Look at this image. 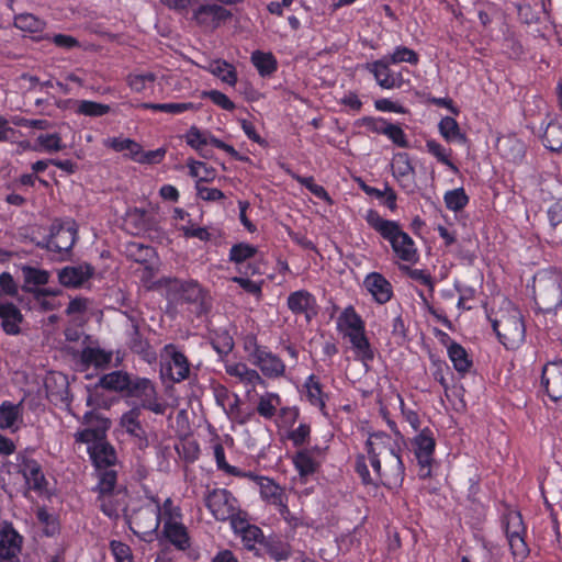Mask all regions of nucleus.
Instances as JSON below:
<instances>
[{
	"mask_svg": "<svg viewBox=\"0 0 562 562\" xmlns=\"http://www.w3.org/2000/svg\"><path fill=\"white\" fill-rule=\"evenodd\" d=\"M366 450L372 473L368 469L363 454H359L356 459V472L364 484L383 483L396 486L403 482L405 468L397 445L390 435L383 431L371 434L366 442Z\"/></svg>",
	"mask_w": 562,
	"mask_h": 562,
	"instance_id": "f257e3e1",
	"label": "nucleus"
},
{
	"mask_svg": "<svg viewBox=\"0 0 562 562\" xmlns=\"http://www.w3.org/2000/svg\"><path fill=\"white\" fill-rule=\"evenodd\" d=\"M364 218L371 228L391 244L394 254L401 260L407 262L417 260L414 240L397 222L383 218L375 210H369Z\"/></svg>",
	"mask_w": 562,
	"mask_h": 562,
	"instance_id": "f03ea898",
	"label": "nucleus"
},
{
	"mask_svg": "<svg viewBox=\"0 0 562 562\" xmlns=\"http://www.w3.org/2000/svg\"><path fill=\"white\" fill-rule=\"evenodd\" d=\"M533 297L543 313L555 311L562 305V278L554 272H539L533 278Z\"/></svg>",
	"mask_w": 562,
	"mask_h": 562,
	"instance_id": "7ed1b4c3",
	"label": "nucleus"
},
{
	"mask_svg": "<svg viewBox=\"0 0 562 562\" xmlns=\"http://www.w3.org/2000/svg\"><path fill=\"white\" fill-rule=\"evenodd\" d=\"M492 327L507 349H516L525 340L526 327L521 313L516 307H510L501 317L492 319Z\"/></svg>",
	"mask_w": 562,
	"mask_h": 562,
	"instance_id": "20e7f679",
	"label": "nucleus"
},
{
	"mask_svg": "<svg viewBox=\"0 0 562 562\" xmlns=\"http://www.w3.org/2000/svg\"><path fill=\"white\" fill-rule=\"evenodd\" d=\"M339 321L348 328V333L346 335L348 336L357 357L364 363L373 360L374 353L364 333V323L356 313L355 308L352 306L345 308Z\"/></svg>",
	"mask_w": 562,
	"mask_h": 562,
	"instance_id": "39448f33",
	"label": "nucleus"
},
{
	"mask_svg": "<svg viewBox=\"0 0 562 562\" xmlns=\"http://www.w3.org/2000/svg\"><path fill=\"white\" fill-rule=\"evenodd\" d=\"M154 507H142L135 512L131 517V524H134L138 529H133L135 533H147L155 531L159 526V515L162 512L168 520L179 516L178 508L173 506L171 498H167L162 505L155 501Z\"/></svg>",
	"mask_w": 562,
	"mask_h": 562,
	"instance_id": "423d86ee",
	"label": "nucleus"
},
{
	"mask_svg": "<svg viewBox=\"0 0 562 562\" xmlns=\"http://www.w3.org/2000/svg\"><path fill=\"white\" fill-rule=\"evenodd\" d=\"M250 362L258 367L261 373L270 379H277L284 375L285 364L282 359L272 353L267 347L257 344L255 338L246 342Z\"/></svg>",
	"mask_w": 562,
	"mask_h": 562,
	"instance_id": "0eeeda50",
	"label": "nucleus"
},
{
	"mask_svg": "<svg viewBox=\"0 0 562 562\" xmlns=\"http://www.w3.org/2000/svg\"><path fill=\"white\" fill-rule=\"evenodd\" d=\"M204 502L216 520L232 522L233 518H238L241 515L237 499L225 488L210 491L205 495Z\"/></svg>",
	"mask_w": 562,
	"mask_h": 562,
	"instance_id": "6e6552de",
	"label": "nucleus"
},
{
	"mask_svg": "<svg viewBox=\"0 0 562 562\" xmlns=\"http://www.w3.org/2000/svg\"><path fill=\"white\" fill-rule=\"evenodd\" d=\"M126 394L140 400V409L145 408L155 414H164L166 411V406L158 401L156 389L149 379L130 378Z\"/></svg>",
	"mask_w": 562,
	"mask_h": 562,
	"instance_id": "1a4fd4ad",
	"label": "nucleus"
},
{
	"mask_svg": "<svg viewBox=\"0 0 562 562\" xmlns=\"http://www.w3.org/2000/svg\"><path fill=\"white\" fill-rule=\"evenodd\" d=\"M78 236L75 221L55 220L50 226V243L54 246V252L61 257L69 254Z\"/></svg>",
	"mask_w": 562,
	"mask_h": 562,
	"instance_id": "9d476101",
	"label": "nucleus"
},
{
	"mask_svg": "<svg viewBox=\"0 0 562 562\" xmlns=\"http://www.w3.org/2000/svg\"><path fill=\"white\" fill-rule=\"evenodd\" d=\"M436 441L429 429H423L412 441L414 456L420 467L419 476L425 479L430 475V465L434 461Z\"/></svg>",
	"mask_w": 562,
	"mask_h": 562,
	"instance_id": "9b49d317",
	"label": "nucleus"
},
{
	"mask_svg": "<svg viewBox=\"0 0 562 562\" xmlns=\"http://www.w3.org/2000/svg\"><path fill=\"white\" fill-rule=\"evenodd\" d=\"M19 472L23 475L29 490L42 494L46 490L47 481L41 464L26 453L16 456Z\"/></svg>",
	"mask_w": 562,
	"mask_h": 562,
	"instance_id": "f8f14e48",
	"label": "nucleus"
},
{
	"mask_svg": "<svg viewBox=\"0 0 562 562\" xmlns=\"http://www.w3.org/2000/svg\"><path fill=\"white\" fill-rule=\"evenodd\" d=\"M391 64L384 56L366 65V69L374 76L378 85L383 89L401 88L404 82L401 72L391 70Z\"/></svg>",
	"mask_w": 562,
	"mask_h": 562,
	"instance_id": "ddd939ff",
	"label": "nucleus"
},
{
	"mask_svg": "<svg viewBox=\"0 0 562 562\" xmlns=\"http://www.w3.org/2000/svg\"><path fill=\"white\" fill-rule=\"evenodd\" d=\"M140 407H133L121 416V427L135 439L139 449L148 446L146 431L140 423Z\"/></svg>",
	"mask_w": 562,
	"mask_h": 562,
	"instance_id": "4468645a",
	"label": "nucleus"
},
{
	"mask_svg": "<svg viewBox=\"0 0 562 562\" xmlns=\"http://www.w3.org/2000/svg\"><path fill=\"white\" fill-rule=\"evenodd\" d=\"M94 273V268L89 263L67 266L58 271V281L66 288H80Z\"/></svg>",
	"mask_w": 562,
	"mask_h": 562,
	"instance_id": "2eb2a0df",
	"label": "nucleus"
},
{
	"mask_svg": "<svg viewBox=\"0 0 562 562\" xmlns=\"http://www.w3.org/2000/svg\"><path fill=\"white\" fill-rule=\"evenodd\" d=\"M164 352L170 358L168 362L170 379L177 383L188 379L190 373L188 358L172 344L166 345Z\"/></svg>",
	"mask_w": 562,
	"mask_h": 562,
	"instance_id": "dca6fc26",
	"label": "nucleus"
},
{
	"mask_svg": "<svg viewBox=\"0 0 562 562\" xmlns=\"http://www.w3.org/2000/svg\"><path fill=\"white\" fill-rule=\"evenodd\" d=\"M542 384L551 400L562 398V361H553L544 366Z\"/></svg>",
	"mask_w": 562,
	"mask_h": 562,
	"instance_id": "f3484780",
	"label": "nucleus"
},
{
	"mask_svg": "<svg viewBox=\"0 0 562 562\" xmlns=\"http://www.w3.org/2000/svg\"><path fill=\"white\" fill-rule=\"evenodd\" d=\"M288 307L294 314H304L307 322L317 314L316 300L306 290L291 293L288 296Z\"/></svg>",
	"mask_w": 562,
	"mask_h": 562,
	"instance_id": "a211bd4d",
	"label": "nucleus"
},
{
	"mask_svg": "<svg viewBox=\"0 0 562 562\" xmlns=\"http://www.w3.org/2000/svg\"><path fill=\"white\" fill-rule=\"evenodd\" d=\"M259 491L261 498L270 505L278 508L283 514L288 513V506L284 502L286 497L284 490L269 477L259 479Z\"/></svg>",
	"mask_w": 562,
	"mask_h": 562,
	"instance_id": "6ab92c4d",
	"label": "nucleus"
},
{
	"mask_svg": "<svg viewBox=\"0 0 562 562\" xmlns=\"http://www.w3.org/2000/svg\"><path fill=\"white\" fill-rule=\"evenodd\" d=\"M364 286L379 304L389 302L393 296L392 284L379 272L369 273Z\"/></svg>",
	"mask_w": 562,
	"mask_h": 562,
	"instance_id": "aec40b11",
	"label": "nucleus"
},
{
	"mask_svg": "<svg viewBox=\"0 0 562 562\" xmlns=\"http://www.w3.org/2000/svg\"><path fill=\"white\" fill-rule=\"evenodd\" d=\"M393 175L403 188H412L415 183V169L407 153H398L394 156L392 165Z\"/></svg>",
	"mask_w": 562,
	"mask_h": 562,
	"instance_id": "412c9836",
	"label": "nucleus"
},
{
	"mask_svg": "<svg viewBox=\"0 0 562 562\" xmlns=\"http://www.w3.org/2000/svg\"><path fill=\"white\" fill-rule=\"evenodd\" d=\"M94 422L98 423L99 429L87 428V429H83L81 431H78L75 435V438H76L77 442H82V443L93 442V445L95 442H99L98 440L100 438V429L106 430L110 427V420L106 419V418L101 417L100 415L95 414L94 412H87L83 415V423L85 424L93 425Z\"/></svg>",
	"mask_w": 562,
	"mask_h": 562,
	"instance_id": "4be33fe9",
	"label": "nucleus"
},
{
	"mask_svg": "<svg viewBox=\"0 0 562 562\" xmlns=\"http://www.w3.org/2000/svg\"><path fill=\"white\" fill-rule=\"evenodd\" d=\"M0 319L1 327L5 334L18 335L20 333V324L23 322V315L13 303H0Z\"/></svg>",
	"mask_w": 562,
	"mask_h": 562,
	"instance_id": "5701e85b",
	"label": "nucleus"
},
{
	"mask_svg": "<svg viewBox=\"0 0 562 562\" xmlns=\"http://www.w3.org/2000/svg\"><path fill=\"white\" fill-rule=\"evenodd\" d=\"M23 277L22 290L33 295L34 290H40L49 281L50 273L47 270L24 265L21 267Z\"/></svg>",
	"mask_w": 562,
	"mask_h": 562,
	"instance_id": "b1692460",
	"label": "nucleus"
},
{
	"mask_svg": "<svg viewBox=\"0 0 562 562\" xmlns=\"http://www.w3.org/2000/svg\"><path fill=\"white\" fill-rule=\"evenodd\" d=\"M225 371L228 375L237 378L239 382L245 385H249L250 390L248 392L254 391L258 384L266 385V381L262 376L256 370L248 368L245 363L227 364Z\"/></svg>",
	"mask_w": 562,
	"mask_h": 562,
	"instance_id": "393cba45",
	"label": "nucleus"
},
{
	"mask_svg": "<svg viewBox=\"0 0 562 562\" xmlns=\"http://www.w3.org/2000/svg\"><path fill=\"white\" fill-rule=\"evenodd\" d=\"M232 13L227 9L216 3L202 4L194 12V19L198 21V23L203 25H210L218 23L220 21H225L229 19Z\"/></svg>",
	"mask_w": 562,
	"mask_h": 562,
	"instance_id": "a878e982",
	"label": "nucleus"
},
{
	"mask_svg": "<svg viewBox=\"0 0 562 562\" xmlns=\"http://www.w3.org/2000/svg\"><path fill=\"white\" fill-rule=\"evenodd\" d=\"M231 526L236 533L241 536L245 547L248 549H252L254 546L263 538L261 529L255 525H250L241 515L238 518H233Z\"/></svg>",
	"mask_w": 562,
	"mask_h": 562,
	"instance_id": "bb28decb",
	"label": "nucleus"
},
{
	"mask_svg": "<svg viewBox=\"0 0 562 562\" xmlns=\"http://www.w3.org/2000/svg\"><path fill=\"white\" fill-rule=\"evenodd\" d=\"M22 537L11 527L4 528L0 535V560H11L21 549Z\"/></svg>",
	"mask_w": 562,
	"mask_h": 562,
	"instance_id": "cd10ccee",
	"label": "nucleus"
},
{
	"mask_svg": "<svg viewBox=\"0 0 562 562\" xmlns=\"http://www.w3.org/2000/svg\"><path fill=\"white\" fill-rule=\"evenodd\" d=\"M112 358V351H106L95 347H86L80 353V361L82 366L86 368L93 366L95 369L101 370H104L110 366Z\"/></svg>",
	"mask_w": 562,
	"mask_h": 562,
	"instance_id": "c85d7f7f",
	"label": "nucleus"
},
{
	"mask_svg": "<svg viewBox=\"0 0 562 562\" xmlns=\"http://www.w3.org/2000/svg\"><path fill=\"white\" fill-rule=\"evenodd\" d=\"M90 457L93 460L95 467L101 470L102 468L108 469L113 465L116 461V453L114 448L104 441L95 442L89 448Z\"/></svg>",
	"mask_w": 562,
	"mask_h": 562,
	"instance_id": "c756f323",
	"label": "nucleus"
},
{
	"mask_svg": "<svg viewBox=\"0 0 562 562\" xmlns=\"http://www.w3.org/2000/svg\"><path fill=\"white\" fill-rule=\"evenodd\" d=\"M448 356L453 364V368L459 373L464 374L472 368L473 362L470 359L467 350L460 344L451 341L448 346Z\"/></svg>",
	"mask_w": 562,
	"mask_h": 562,
	"instance_id": "7c9ffc66",
	"label": "nucleus"
},
{
	"mask_svg": "<svg viewBox=\"0 0 562 562\" xmlns=\"http://www.w3.org/2000/svg\"><path fill=\"white\" fill-rule=\"evenodd\" d=\"M131 375L124 371H113L104 374L99 380V386L113 392H126Z\"/></svg>",
	"mask_w": 562,
	"mask_h": 562,
	"instance_id": "2f4dec72",
	"label": "nucleus"
},
{
	"mask_svg": "<svg viewBox=\"0 0 562 562\" xmlns=\"http://www.w3.org/2000/svg\"><path fill=\"white\" fill-rule=\"evenodd\" d=\"M164 532L166 538L178 549L186 550L189 547V536L182 524L167 520Z\"/></svg>",
	"mask_w": 562,
	"mask_h": 562,
	"instance_id": "473e14b6",
	"label": "nucleus"
},
{
	"mask_svg": "<svg viewBox=\"0 0 562 562\" xmlns=\"http://www.w3.org/2000/svg\"><path fill=\"white\" fill-rule=\"evenodd\" d=\"M547 214L552 229V241L555 244H562V199L552 203L549 206Z\"/></svg>",
	"mask_w": 562,
	"mask_h": 562,
	"instance_id": "72a5a7b5",
	"label": "nucleus"
},
{
	"mask_svg": "<svg viewBox=\"0 0 562 562\" xmlns=\"http://www.w3.org/2000/svg\"><path fill=\"white\" fill-rule=\"evenodd\" d=\"M440 135L447 142H459L461 144L467 142V136L460 131L458 122L451 116H445L439 122Z\"/></svg>",
	"mask_w": 562,
	"mask_h": 562,
	"instance_id": "f704fd0d",
	"label": "nucleus"
},
{
	"mask_svg": "<svg viewBox=\"0 0 562 562\" xmlns=\"http://www.w3.org/2000/svg\"><path fill=\"white\" fill-rule=\"evenodd\" d=\"M20 405L4 402L0 405V428L16 430V423L20 418Z\"/></svg>",
	"mask_w": 562,
	"mask_h": 562,
	"instance_id": "c9c22d12",
	"label": "nucleus"
},
{
	"mask_svg": "<svg viewBox=\"0 0 562 562\" xmlns=\"http://www.w3.org/2000/svg\"><path fill=\"white\" fill-rule=\"evenodd\" d=\"M306 395L310 403L314 406H317L324 415H327L325 412V400L322 391V386L319 381L316 379L314 374L310 375L305 382Z\"/></svg>",
	"mask_w": 562,
	"mask_h": 562,
	"instance_id": "e433bc0d",
	"label": "nucleus"
},
{
	"mask_svg": "<svg viewBox=\"0 0 562 562\" xmlns=\"http://www.w3.org/2000/svg\"><path fill=\"white\" fill-rule=\"evenodd\" d=\"M251 61L262 77L270 76L277 70V60L271 53L256 50L252 53Z\"/></svg>",
	"mask_w": 562,
	"mask_h": 562,
	"instance_id": "4c0bfd02",
	"label": "nucleus"
},
{
	"mask_svg": "<svg viewBox=\"0 0 562 562\" xmlns=\"http://www.w3.org/2000/svg\"><path fill=\"white\" fill-rule=\"evenodd\" d=\"M124 252L127 258L138 263H146L154 256V249L151 247L136 241L127 243Z\"/></svg>",
	"mask_w": 562,
	"mask_h": 562,
	"instance_id": "58836bf2",
	"label": "nucleus"
},
{
	"mask_svg": "<svg viewBox=\"0 0 562 562\" xmlns=\"http://www.w3.org/2000/svg\"><path fill=\"white\" fill-rule=\"evenodd\" d=\"M184 137H186L187 144L190 147H192L193 149L199 151V154L202 157H204V158L209 157V151L204 150V146H206L209 144L207 132H202L200 128H198L196 126L193 125L187 132Z\"/></svg>",
	"mask_w": 562,
	"mask_h": 562,
	"instance_id": "ea45409f",
	"label": "nucleus"
},
{
	"mask_svg": "<svg viewBox=\"0 0 562 562\" xmlns=\"http://www.w3.org/2000/svg\"><path fill=\"white\" fill-rule=\"evenodd\" d=\"M542 142L544 146L557 151L562 148V125L557 122H550L542 135Z\"/></svg>",
	"mask_w": 562,
	"mask_h": 562,
	"instance_id": "a19ab883",
	"label": "nucleus"
},
{
	"mask_svg": "<svg viewBox=\"0 0 562 562\" xmlns=\"http://www.w3.org/2000/svg\"><path fill=\"white\" fill-rule=\"evenodd\" d=\"M293 463L299 474L302 477H306L316 472L318 468V463L313 459L308 451L302 450L299 451L293 457Z\"/></svg>",
	"mask_w": 562,
	"mask_h": 562,
	"instance_id": "79ce46f5",
	"label": "nucleus"
},
{
	"mask_svg": "<svg viewBox=\"0 0 562 562\" xmlns=\"http://www.w3.org/2000/svg\"><path fill=\"white\" fill-rule=\"evenodd\" d=\"M280 396L276 393H267L260 396L257 413L266 419H271L277 412V407L280 405Z\"/></svg>",
	"mask_w": 562,
	"mask_h": 562,
	"instance_id": "37998d69",
	"label": "nucleus"
},
{
	"mask_svg": "<svg viewBox=\"0 0 562 562\" xmlns=\"http://www.w3.org/2000/svg\"><path fill=\"white\" fill-rule=\"evenodd\" d=\"M257 252V247L247 243H238L233 245L229 250V261L241 265L248 259L254 258Z\"/></svg>",
	"mask_w": 562,
	"mask_h": 562,
	"instance_id": "c03bdc74",
	"label": "nucleus"
},
{
	"mask_svg": "<svg viewBox=\"0 0 562 562\" xmlns=\"http://www.w3.org/2000/svg\"><path fill=\"white\" fill-rule=\"evenodd\" d=\"M211 71L229 86H234L237 81V74L234 66L224 60H215L212 63Z\"/></svg>",
	"mask_w": 562,
	"mask_h": 562,
	"instance_id": "a18cd8bd",
	"label": "nucleus"
},
{
	"mask_svg": "<svg viewBox=\"0 0 562 562\" xmlns=\"http://www.w3.org/2000/svg\"><path fill=\"white\" fill-rule=\"evenodd\" d=\"M145 109L154 111L166 112L170 114H179L188 110H196L198 106L192 102H180V103H143L140 105Z\"/></svg>",
	"mask_w": 562,
	"mask_h": 562,
	"instance_id": "49530a36",
	"label": "nucleus"
},
{
	"mask_svg": "<svg viewBox=\"0 0 562 562\" xmlns=\"http://www.w3.org/2000/svg\"><path fill=\"white\" fill-rule=\"evenodd\" d=\"M14 25L22 31L36 33L44 29L45 22L31 13H22L14 18Z\"/></svg>",
	"mask_w": 562,
	"mask_h": 562,
	"instance_id": "de8ad7c7",
	"label": "nucleus"
},
{
	"mask_svg": "<svg viewBox=\"0 0 562 562\" xmlns=\"http://www.w3.org/2000/svg\"><path fill=\"white\" fill-rule=\"evenodd\" d=\"M447 209L458 212L463 210L469 203V196L463 188H458L445 193L443 196Z\"/></svg>",
	"mask_w": 562,
	"mask_h": 562,
	"instance_id": "09e8293b",
	"label": "nucleus"
},
{
	"mask_svg": "<svg viewBox=\"0 0 562 562\" xmlns=\"http://www.w3.org/2000/svg\"><path fill=\"white\" fill-rule=\"evenodd\" d=\"M110 110L111 108L108 104L89 100L78 101L77 105V113L92 117L105 115L110 112Z\"/></svg>",
	"mask_w": 562,
	"mask_h": 562,
	"instance_id": "8fccbe9b",
	"label": "nucleus"
},
{
	"mask_svg": "<svg viewBox=\"0 0 562 562\" xmlns=\"http://www.w3.org/2000/svg\"><path fill=\"white\" fill-rule=\"evenodd\" d=\"M105 146L114 149L115 151H130V157L135 160L138 154H140V145L130 138H110L105 142Z\"/></svg>",
	"mask_w": 562,
	"mask_h": 562,
	"instance_id": "3c124183",
	"label": "nucleus"
},
{
	"mask_svg": "<svg viewBox=\"0 0 562 562\" xmlns=\"http://www.w3.org/2000/svg\"><path fill=\"white\" fill-rule=\"evenodd\" d=\"M506 533L512 553L517 558H526L529 550L520 531L518 529L510 530V527L507 526Z\"/></svg>",
	"mask_w": 562,
	"mask_h": 562,
	"instance_id": "603ef678",
	"label": "nucleus"
},
{
	"mask_svg": "<svg viewBox=\"0 0 562 562\" xmlns=\"http://www.w3.org/2000/svg\"><path fill=\"white\" fill-rule=\"evenodd\" d=\"M426 148L428 153L435 156L438 161L446 165L453 173L459 172V168L450 160L446 148L441 144L434 139H429L426 142Z\"/></svg>",
	"mask_w": 562,
	"mask_h": 562,
	"instance_id": "864d4df0",
	"label": "nucleus"
},
{
	"mask_svg": "<svg viewBox=\"0 0 562 562\" xmlns=\"http://www.w3.org/2000/svg\"><path fill=\"white\" fill-rule=\"evenodd\" d=\"M385 57L392 64L408 63L411 65H417L419 61L418 54L405 46H397L392 54Z\"/></svg>",
	"mask_w": 562,
	"mask_h": 562,
	"instance_id": "5fc2aeb1",
	"label": "nucleus"
},
{
	"mask_svg": "<svg viewBox=\"0 0 562 562\" xmlns=\"http://www.w3.org/2000/svg\"><path fill=\"white\" fill-rule=\"evenodd\" d=\"M156 76L153 72L136 74L128 76L127 83L133 91L143 92L149 88H153Z\"/></svg>",
	"mask_w": 562,
	"mask_h": 562,
	"instance_id": "6e6d98bb",
	"label": "nucleus"
},
{
	"mask_svg": "<svg viewBox=\"0 0 562 562\" xmlns=\"http://www.w3.org/2000/svg\"><path fill=\"white\" fill-rule=\"evenodd\" d=\"M116 484V472L112 469H104L99 473V483L97 486V491L99 495L108 496L110 495Z\"/></svg>",
	"mask_w": 562,
	"mask_h": 562,
	"instance_id": "4d7b16f0",
	"label": "nucleus"
},
{
	"mask_svg": "<svg viewBox=\"0 0 562 562\" xmlns=\"http://www.w3.org/2000/svg\"><path fill=\"white\" fill-rule=\"evenodd\" d=\"M131 321H132V331L130 334V342H128L130 349L136 353H145L149 348V344L147 342V340H145L142 337L140 331H139L138 322L135 319H131Z\"/></svg>",
	"mask_w": 562,
	"mask_h": 562,
	"instance_id": "13d9d810",
	"label": "nucleus"
},
{
	"mask_svg": "<svg viewBox=\"0 0 562 562\" xmlns=\"http://www.w3.org/2000/svg\"><path fill=\"white\" fill-rule=\"evenodd\" d=\"M181 299L189 303H196L203 299L202 288L195 281H187L180 285Z\"/></svg>",
	"mask_w": 562,
	"mask_h": 562,
	"instance_id": "bf43d9fd",
	"label": "nucleus"
},
{
	"mask_svg": "<svg viewBox=\"0 0 562 562\" xmlns=\"http://www.w3.org/2000/svg\"><path fill=\"white\" fill-rule=\"evenodd\" d=\"M382 134L387 136L396 146L407 148L409 146L406 135L397 124L386 122Z\"/></svg>",
	"mask_w": 562,
	"mask_h": 562,
	"instance_id": "052dcab7",
	"label": "nucleus"
},
{
	"mask_svg": "<svg viewBox=\"0 0 562 562\" xmlns=\"http://www.w3.org/2000/svg\"><path fill=\"white\" fill-rule=\"evenodd\" d=\"M37 143L48 153L59 151L65 148V145L61 143V138L57 133L40 135L37 137Z\"/></svg>",
	"mask_w": 562,
	"mask_h": 562,
	"instance_id": "680f3d73",
	"label": "nucleus"
},
{
	"mask_svg": "<svg viewBox=\"0 0 562 562\" xmlns=\"http://www.w3.org/2000/svg\"><path fill=\"white\" fill-rule=\"evenodd\" d=\"M214 350L222 357L228 355L234 348V340L227 333H222L212 338Z\"/></svg>",
	"mask_w": 562,
	"mask_h": 562,
	"instance_id": "e2e57ef3",
	"label": "nucleus"
},
{
	"mask_svg": "<svg viewBox=\"0 0 562 562\" xmlns=\"http://www.w3.org/2000/svg\"><path fill=\"white\" fill-rule=\"evenodd\" d=\"M202 97L210 99L214 104L226 111H233L235 109L234 102L218 90L203 91Z\"/></svg>",
	"mask_w": 562,
	"mask_h": 562,
	"instance_id": "0e129e2a",
	"label": "nucleus"
},
{
	"mask_svg": "<svg viewBox=\"0 0 562 562\" xmlns=\"http://www.w3.org/2000/svg\"><path fill=\"white\" fill-rule=\"evenodd\" d=\"M110 547L116 562H133L131 548L126 543L113 540Z\"/></svg>",
	"mask_w": 562,
	"mask_h": 562,
	"instance_id": "69168bd1",
	"label": "nucleus"
},
{
	"mask_svg": "<svg viewBox=\"0 0 562 562\" xmlns=\"http://www.w3.org/2000/svg\"><path fill=\"white\" fill-rule=\"evenodd\" d=\"M0 292L4 295L16 297L19 294V285L9 272L0 274Z\"/></svg>",
	"mask_w": 562,
	"mask_h": 562,
	"instance_id": "338daca9",
	"label": "nucleus"
},
{
	"mask_svg": "<svg viewBox=\"0 0 562 562\" xmlns=\"http://www.w3.org/2000/svg\"><path fill=\"white\" fill-rule=\"evenodd\" d=\"M267 553L269 557L276 561L286 560L290 554V547L283 542H271L267 547Z\"/></svg>",
	"mask_w": 562,
	"mask_h": 562,
	"instance_id": "774afa93",
	"label": "nucleus"
}]
</instances>
